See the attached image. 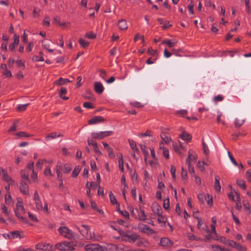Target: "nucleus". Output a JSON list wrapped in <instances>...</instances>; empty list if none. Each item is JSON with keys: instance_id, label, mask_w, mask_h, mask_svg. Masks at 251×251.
Masks as SVG:
<instances>
[{"instance_id": "f257e3e1", "label": "nucleus", "mask_w": 251, "mask_h": 251, "mask_svg": "<svg viewBox=\"0 0 251 251\" xmlns=\"http://www.w3.org/2000/svg\"><path fill=\"white\" fill-rule=\"evenodd\" d=\"M76 244L73 241H64L55 245L53 248L54 250L58 249L60 251H73L75 250L74 247Z\"/></svg>"}, {"instance_id": "f03ea898", "label": "nucleus", "mask_w": 251, "mask_h": 251, "mask_svg": "<svg viewBox=\"0 0 251 251\" xmlns=\"http://www.w3.org/2000/svg\"><path fill=\"white\" fill-rule=\"evenodd\" d=\"M15 213L16 216L23 221H24V218L22 216V214L25 213V209L24 207L22 200L20 198L17 199V202L16 204V209H15Z\"/></svg>"}, {"instance_id": "7ed1b4c3", "label": "nucleus", "mask_w": 251, "mask_h": 251, "mask_svg": "<svg viewBox=\"0 0 251 251\" xmlns=\"http://www.w3.org/2000/svg\"><path fill=\"white\" fill-rule=\"evenodd\" d=\"M139 239H140V236L135 233L130 234L128 233H124L121 236L122 241L127 242L130 243H134Z\"/></svg>"}, {"instance_id": "20e7f679", "label": "nucleus", "mask_w": 251, "mask_h": 251, "mask_svg": "<svg viewBox=\"0 0 251 251\" xmlns=\"http://www.w3.org/2000/svg\"><path fill=\"white\" fill-rule=\"evenodd\" d=\"M59 233L66 238L70 240L74 239L75 235L73 231L66 226H61L58 229Z\"/></svg>"}, {"instance_id": "39448f33", "label": "nucleus", "mask_w": 251, "mask_h": 251, "mask_svg": "<svg viewBox=\"0 0 251 251\" xmlns=\"http://www.w3.org/2000/svg\"><path fill=\"white\" fill-rule=\"evenodd\" d=\"M111 131H100L99 132H92L91 135L94 139H101L112 135Z\"/></svg>"}, {"instance_id": "423d86ee", "label": "nucleus", "mask_w": 251, "mask_h": 251, "mask_svg": "<svg viewBox=\"0 0 251 251\" xmlns=\"http://www.w3.org/2000/svg\"><path fill=\"white\" fill-rule=\"evenodd\" d=\"M84 249L86 251H104V248L98 244L86 245Z\"/></svg>"}, {"instance_id": "0eeeda50", "label": "nucleus", "mask_w": 251, "mask_h": 251, "mask_svg": "<svg viewBox=\"0 0 251 251\" xmlns=\"http://www.w3.org/2000/svg\"><path fill=\"white\" fill-rule=\"evenodd\" d=\"M35 248L37 250H41L46 251H54L53 246L50 245L49 243H44L43 244L38 243L35 245Z\"/></svg>"}, {"instance_id": "6e6552de", "label": "nucleus", "mask_w": 251, "mask_h": 251, "mask_svg": "<svg viewBox=\"0 0 251 251\" xmlns=\"http://www.w3.org/2000/svg\"><path fill=\"white\" fill-rule=\"evenodd\" d=\"M138 229L139 231L147 234H152L154 232L149 226L143 224L138 225Z\"/></svg>"}, {"instance_id": "1a4fd4ad", "label": "nucleus", "mask_w": 251, "mask_h": 251, "mask_svg": "<svg viewBox=\"0 0 251 251\" xmlns=\"http://www.w3.org/2000/svg\"><path fill=\"white\" fill-rule=\"evenodd\" d=\"M34 201L36 205V207L39 210H42L43 207L42 206V202L37 193L35 191L34 194Z\"/></svg>"}, {"instance_id": "9d476101", "label": "nucleus", "mask_w": 251, "mask_h": 251, "mask_svg": "<svg viewBox=\"0 0 251 251\" xmlns=\"http://www.w3.org/2000/svg\"><path fill=\"white\" fill-rule=\"evenodd\" d=\"M177 41L176 39H168L163 40L160 45H165L169 47H173L176 46Z\"/></svg>"}, {"instance_id": "9b49d317", "label": "nucleus", "mask_w": 251, "mask_h": 251, "mask_svg": "<svg viewBox=\"0 0 251 251\" xmlns=\"http://www.w3.org/2000/svg\"><path fill=\"white\" fill-rule=\"evenodd\" d=\"M160 244L161 246L168 247L173 245V242L168 238H162L160 240Z\"/></svg>"}, {"instance_id": "f8f14e48", "label": "nucleus", "mask_w": 251, "mask_h": 251, "mask_svg": "<svg viewBox=\"0 0 251 251\" xmlns=\"http://www.w3.org/2000/svg\"><path fill=\"white\" fill-rule=\"evenodd\" d=\"M228 245L242 251H246L247 250V248L246 247L236 243L235 242L232 240L229 241Z\"/></svg>"}, {"instance_id": "ddd939ff", "label": "nucleus", "mask_w": 251, "mask_h": 251, "mask_svg": "<svg viewBox=\"0 0 251 251\" xmlns=\"http://www.w3.org/2000/svg\"><path fill=\"white\" fill-rule=\"evenodd\" d=\"M104 87L102 83L100 82H95L94 83V89L95 91L99 94H101L104 90Z\"/></svg>"}, {"instance_id": "4468645a", "label": "nucleus", "mask_w": 251, "mask_h": 251, "mask_svg": "<svg viewBox=\"0 0 251 251\" xmlns=\"http://www.w3.org/2000/svg\"><path fill=\"white\" fill-rule=\"evenodd\" d=\"M20 190L21 193L24 195L28 194V186L25 182H21L20 186Z\"/></svg>"}, {"instance_id": "2eb2a0df", "label": "nucleus", "mask_w": 251, "mask_h": 251, "mask_svg": "<svg viewBox=\"0 0 251 251\" xmlns=\"http://www.w3.org/2000/svg\"><path fill=\"white\" fill-rule=\"evenodd\" d=\"M191 158V154L190 153V151H188V156L186 160V163L188 165V171L190 174L194 173L195 171L193 167H192L190 165V159Z\"/></svg>"}, {"instance_id": "dca6fc26", "label": "nucleus", "mask_w": 251, "mask_h": 251, "mask_svg": "<svg viewBox=\"0 0 251 251\" xmlns=\"http://www.w3.org/2000/svg\"><path fill=\"white\" fill-rule=\"evenodd\" d=\"M77 229L82 235L85 237L86 236V234H87L89 231L90 228L87 226L82 225L81 227H78Z\"/></svg>"}, {"instance_id": "f3484780", "label": "nucleus", "mask_w": 251, "mask_h": 251, "mask_svg": "<svg viewBox=\"0 0 251 251\" xmlns=\"http://www.w3.org/2000/svg\"><path fill=\"white\" fill-rule=\"evenodd\" d=\"M104 119L100 116H95L89 120V124H95L99 122H102Z\"/></svg>"}, {"instance_id": "a211bd4d", "label": "nucleus", "mask_w": 251, "mask_h": 251, "mask_svg": "<svg viewBox=\"0 0 251 251\" xmlns=\"http://www.w3.org/2000/svg\"><path fill=\"white\" fill-rule=\"evenodd\" d=\"M104 248V251H117L118 245L112 244H107Z\"/></svg>"}, {"instance_id": "6ab92c4d", "label": "nucleus", "mask_w": 251, "mask_h": 251, "mask_svg": "<svg viewBox=\"0 0 251 251\" xmlns=\"http://www.w3.org/2000/svg\"><path fill=\"white\" fill-rule=\"evenodd\" d=\"M62 136V135L60 133H58L57 132H52L47 135V136L46 137V140L50 141V140L55 139L56 137H61Z\"/></svg>"}, {"instance_id": "aec40b11", "label": "nucleus", "mask_w": 251, "mask_h": 251, "mask_svg": "<svg viewBox=\"0 0 251 251\" xmlns=\"http://www.w3.org/2000/svg\"><path fill=\"white\" fill-rule=\"evenodd\" d=\"M118 26L120 30H126L127 28L126 21L125 19H121L118 22Z\"/></svg>"}, {"instance_id": "412c9836", "label": "nucleus", "mask_w": 251, "mask_h": 251, "mask_svg": "<svg viewBox=\"0 0 251 251\" xmlns=\"http://www.w3.org/2000/svg\"><path fill=\"white\" fill-rule=\"evenodd\" d=\"M180 137L183 140L189 141L191 140L192 136L186 131H183L179 135Z\"/></svg>"}, {"instance_id": "4be33fe9", "label": "nucleus", "mask_w": 251, "mask_h": 251, "mask_svg": "<svg viewBox=\"0 0 251 251\" xmlns=\"http://www.w3.org/2000/svg\"><path fill=\"white\" fill-rule=\"evenodd\" d=\"M72 81L73 80H70L67 78H63L62 77H60L57 80L55 81V84L58 85H62L64 84H65L66 83Z\"/></svg>"}, {"instance_id": "5701e85b", "label": "nucleus", "mask_w": 251, "mask_h": 251, "mask_svg": "<svg viewBox=\"0 0 251 251\" xmlns=\"http://www.w3.org/2000/svg\"><path fill=\"white\" fill-rule=\"evenodd\" d=\"M214 188L217 191H220L221 190V186L220 184V177L218 176H215V183Z\"/></svg>"}, {"instance_id": "b1692460", "label": "nucleus", "mask_w": 251, "mask_h": 251, "mask_svg": "<svg viewBox=\"0 0 251 251\" xmlns=\"http://www.w3.org/2000/svg\"><path fill=\"white\" fill-rule=\"evenodd\" d=\"M117 251H133V250H131L130 248L128 246H125L122 244H120L118 245Z\"/></svg>"}, {"instance_id": "393cba45", "label": "nucleus", "mask_w": 251, "mask_h": 251, "mask_svg": "<svg viewBox=\"0 0 251 251\" xmlns=\"http://www.w3.org/2000/svg\"><path fill=\"white\" fill-rule=\"evenodd\" d=\"M140 212L138 214V219L139 220L145 221L146 220V215L145 213L144 210L141 207L139 208Z\"/></svg>"}, {"instance_id": "a878e982", "label": "nucleus", "mask_w": 251, "mask_h": 251, "mask_svg": "<svg viewBox=\"0 0 251 251\" xmlns=\"http://www.w3.org/2000/svg\"><path fill=\"white\" fill-rule=\"evenodd\" d=\"M85 237L87 239L98 240V239H96L94 233L91 232L90 229Z\"/></svg>"}, {"instance_id": "bb28decb", "label": "nucleus", "mask_w": 251, "mask_h": 251, "mask_svg": "<svg viewBox=\"0 0 251 251\" xmlns=\"http://www.w3.org/2000/svg\"><path fill=\"white\" fill-rule=\"evenodd\" d=\"M67 89L64 87H61L60 91H59V94L60 97L63 99L64 100H68L69 98L65 97V94L67 93Z\"/></svg>"}, {"instance_id": "cd10ccee", "label": "nucleus", "mask_w": 251, "mask_h": 251, "mask_svg": "<svg viewBox=\"0 0 251 251\" xmlns=\"http://www.w3.org/2000/svg\"><path fill=\"white\" fill-rule=\"evenodd\" d=\"M19 43V36L16 34L14 35V41L10 45L9 47H15L18 46Z\"/></svg>"}, {"instance_id": "c85d7f7f", "label": "nucleus", "mask_w": 251, "mask_h": 251, "mask_svg": "<svg viewBox=\"0 0 251 251\" xmlns=\"http://www.w3.org/2000/svg\"><path fill=\"white\" fill-rule=\"evenodd\" d=\"M9 238H21L22 236L20 235V233L17 231H15L11 232L9 235H7Z\"/></svg>"}, {"instance_id": "c756f323", "label": "nucleus", "mask_w": 251, "mask_h": 251, "mask_svg": "<svg viewBox=\"0 0 251 251\" xmlns=\"http://www.w3.org/2000/svg\"><path fill=\"white\" fill-rule=\"evenodd\" d=\"M153 211L154 213H155L158 216H160L161 214H162V210L161 207L158 205H156L153 208Z\"/></svg>"}, {"instance_id": "7c9ffc66", "label": "nucleus", "mask_w": 251, "mask_h": 251, "mask_svg": "<svg viewBox=\"0 0 251 251\" xmlns=\"http://www.w3.org/2000/svg\"><path fill=\"white\" fill-rule=\"evenodd\" d=\"M214 239L219 241L221 242H222L225 244L228 245V243L229 242V241L227 240L225 237H224V236L218 237V236L217 235V236H216V238H214Z\"/></svg>"}, {"instance_id": "2f4dec72", "label": "nucleus", "mask_w": 251, "mask_h": 251, "mask_svg": "<svg viewBox=\"0 0 251 251\" xmlns=\"http://www.w3.org/2000/svg\"><path fill=\"white\" fill-rule=\"evenodd\" d=\"M173 147L174 150L179 154H180V151H179V148H181L183 149V147L182 145V143L180 142H179V146L177 145L176 143H173Z\"/></svg>"}, {"instance_id": "473e14b6", "label": "nucleus", "mask_w": 251, "mask_h": 251, "mask_svg": "<svg viewBox=\"0 0 251 251\" xmlns=\"http://www.w3.org/2000/svg\"><path fill=\"white\" fill-rule=\"evenodd\" d=\"M39 54H40L39 56L34 55V56H33L32 60L34 61H35V62H37V61H43L44 60V58H43V57L42 56L43 52H40Z\"/></svg>"}, {"instance_id": "72a5a7b5", "label": "nucleus", "mask_w": 251, "mask_h": 251, "mask_svg": "<svg viewBox=\"0 0 251 251\" xmlns=\"http://www.w3.org/2000/svg\"><path fill=\"white\" fill-rule=\"evenodd\" d=\"M237 184L244 190L246 188L245 181L242 179H237L236 181Z\"/></svg>"}, {"instance_id": "f704fd0d", "label": "nucleus", "mask_w": 251, "mask_h": 251, "mask_svg": "<svg viewBox=\"0 0 251 251\" xmlns=\"http://www.w3.org/2000/svg\"><path fill=\"white\" fill-rule=\"evenodd\" d=\"M245 121L243 119L236 118L235 120V125L236 127H240L244 123Z\"/></svg>"}, {"instance_id": "c9c22d12", "label": "nucleus", "mask_w": 251, "mask_h": 251, "mask_svg": "<svg viewBox=\"0 0 251 251\" xmlns=\"http://www.w3.org/2000/svg\"><path fill=\"white\" fill-rule=\"evenodd\" d=\"M148 244L149 242L147 240L144 239H141V240L136 243V246L138 247H140L143 245L146 246Z\"/></svg>"}, {"instance_id": "e433bc0d", "label": "nucleus", "mask_w": 251, "mask_h": 251, "mask_svg": "<svg viewBox=\"0 0 251 251\" xmlns=\"http://www.w3.org/2000/svg\"><path fill=\"white\" fill-rule=\"evenodd\" d=\"M80 171V168L79 166H76L72 172V176L74 177H76L79 174Z\"/></svg>"}, {"instance_id": "4c0bfd02", "label": "nucleus", "mask_w": 251, "mask_h": 251, "mask_svg": "<svg viewBox=\"0 0 251 251\" xmlns=\"http://www.w3.org/2000/svg\"><path fill=\"white\" fill-rule=\"evenodd\" d=\"M78 42L82 47H87L89 45V43L82 38L79 39Z\"/></svg>"}, {"instance_id": "58836bf2", "label": "nucleus", "mask_w": 251, "mask_h": 251, "mask_svg": "<svg viewBox=\"0 0 251 251\" xmlns=\"http://www.w3.org/2000/svg\"><path fill=\"white\" fill-rule=\"evenodd\" d=\"M129 142L131 148L135 150V151H136L137 152H138L139 151L138 149L136 147V143L133 140H129Z\"/></svg>"}, {"instance_id": "ea45409f", "label": "nucleus", "mask_w": 251, "mask_h": 251, "mask_svg": "<svg viewBox=\"0 0 251 251\" xmlns=\"http://www.w3.org/2000/svg\"><path fill=\"white\" fill-rule=\"evenodd\" d=\"M16 136H17L18 137H28L30 136V135L29 134H27L25 132L23 131H20L19 132H17L15 134Z\"/></svg>"}, {"instance_id": "a19ab883", "label": "nucleus", "mask_w": 251, "mask_h": 251, "mask_svg": "<svg viewBox=\"0 0 251 251\" xmlns=\"http://www.w3.org/2000/svg\"><path fill=\"white\" fill-rule=\"evenodd\" d=\"M28 104V103H26L25 104H19L17 107V109L19 111H24L26 108Z\"/></svg>"}, {"instance_id": "79ce46f5", "label": "nucleus", "mask_w": 251, "mask_h": 251, "mask_svg": "<svg viewBox=\"0 0 251 251\" xmlns=\"http://www.w3.org/2000/svg\"><path fill=\"white\" fill-rule=\"evenodd\" d=\"M85 37L93 39L96 37V34L92 32H88L86 33Z\"/></svg>"}, {"instance_id": "37998d69", "label": "nucleus", "mask_w": 251, "mask_h": 251, "mask_svg": "<svg viewBox=\"0 0 251 251\" xmlns=\"http://www.w3.org/2000/svg\"><path fill=\"white\" fill-rule=\"evenodd\" d=\"M202 147L204 153L207 156L209 152V150L207 145L204 142H202Z\"/></svg>"}, {"instance_id": "c03bdc74", "label": "nucleus", "mask_w": 251, "mask_h": 251, "mask_svg": "<svg viewBox=\"0 0 251 251\" xmlns=\"http://www.w3.org/2000/svg\"><path fill=\"white\" fill-rule=\"evenodd\" d=\"M5 203L7 204H10L11 201V196L9 192H7L5 195Z\"/></svg>"}, {"instance_id": "a18cd8bd", "label": "nucleus", "mask_w": 251, "mask_h": 251, "mask_svg": "<svg viewBox=\"0 0 251 251\" xmlns=\"http://www.w3.org/2000/svg\"><path fill=\"white\" fill-rule=\"evenodd\" d=\"M109 195V197H110V202H111V203H112V204L118 203L115 197L113 195L112 192H110Z\"/></svg>"}, {"instance_id": "49530a36", "label": "nucleus", "mask_w": 251, "mask_h": 251, "mask_svg": "<svg viewBox=\"0 0 251 251\" xmlns=\"http://www.w3.org/2000/svg\"><path fill=\"white\" fill-rule=\"evenodd\" d=\"M212 248L213 249L214 251H228V250L225 249H222L221 247L218 245H212Z\"/></svg>"}, {"instance_id": "de8ad7c7", "label": "nucleus", "mask_w": 251, "mask_h": 251, "mask_svg": "<svg viewBox=\"0 0 251 251\" xmlns=\"http://www.w3.org/2000/svg\"><path fill=\"white\" fill-rule=\"evenodd\" d=\"M198 198L200 201L203 202L204 200H206V195H205L203 193H200L198 195Z\"/></svg>"}, {"instance_id": "09e8293b", "label": "nucleus", "mask_w": 251, "mask_h": 251, "mask_svg": "<svg viewBox=\"0 0 251 251\" xmlns=\"http://www.w3.org/2000/svg\"><path fill=\"white\" fill-rule=\"evenodd\" d=\"M187 171L186 170H184V169L182 167L181 169V178L183 180H186L187 179Z\"/></svg>"}, {"instance_id": "8fccbe9b", "label": "nucleus", "mask_w": 251, "mask_h": 251, "mask_svg": "<svg viewBox=\"0 0 251 251\" xmlns=\"http://www.w3.org/2000/svg\"><path fill=\"white\" fill-rule=\"evenodd\" d=\"M50 19L49 16H45L43 21V24L44 25H47V26H50Z\"/></svg>"}, {"instance_id": "3c124183", "label": "nucleus", "mask_w": 251, "mask_h": 251, "mask_svg": "<svg viewBox=\"0 0 251 251\" xmlns=\"http://www.w3.org/2000/svg\"><path fill=\"white\" fill-rule=\"evenodd\" d=\"M72 169L70 165L66 164L64 166L63 172L64 173L68 174L69 173Z\"/></svg>"}, {"instance_id": "603ef678", "label": "nucleus", "mask_w": 251, "mask_h": 251, "mask_svg": "<svg viewBox=\"0 0 251 251\" xmlns=\"http://www.w3.org/2000/svg\"><path fill=\"white\" fill-rule=\"evenodd\" d=\"M161 137L162 140L166 143H169L171 140V138L170 137L165 135V134L161 135Z\"/></svg>"}, {"instance_id": "864d4df0", "label": "nucleus", "mask_w": 251, "mask_h": 251, "mask_svg": "<svg viewBox=\"0 0 251 251\" xmlns=\"http://www.w3.org/2000/svg\"><path fill=\"white\" fill-rule=\"evenodd\" d=\"M169 205H170L169 199L167 198L166 200H165L164 201L163 207L165 209H168L169 207Z\"/></svg>"}, {"instance_id": "5fc2aeb1", "label": "nucleus", "mask_w": 251, "mask_h": 251, "mask_svg": "<svg viewBox=\"0 0 251 251\" xmlns=\"http://www.w3.org/2000/svg\"><path fill=\"white\" fill-rule=\"evenodd\" d=\"M16 251H35V250L30 248L26 249L24 248L23 247L20 246L16 249Z\"/></svg>"}, {"instance_id": "6e6d98bb", "label": "nucleus", "mask_w": 251, "mask_h": 251, "mask_svg": "<svg viewBox=\"0 0 251 251\" xmlns=\"http://www.w3.org/2000/svg\"><path fill=\"white\" fill-rule=\"evenodd\" d=\"M140 148L143 152V153L144 154V156H146L148 154V151L147 150L146 147L144 145H140Z\"/></svg>"}, {"instance_id": "4d7b16f0", "label": "nucleus", "mask_w": 251, "mask_h": 251, "mask_svg": "<svg viewBox=\"0 0 251 251\" xmlns=\"http://www.w3.org/2000/svg\"><path fill=\"white\" fill-rule=\"evenodd\" d=\"M21 176L24 179L27 180V181H29L28 174H26L25 171H22L21 172Z\"/></svg>"}, {"instance_id": "13d9d810", "label": "nucleus", "mask_w": 251, "mask_h": 251, "mask_svg": "<svg viewBox=\"0 0 251 251\" xmlns=\"http://www.w3.org/2000/svg\"><path fill=\"white\" fill-rule=\"evenodd\" d=\"M53 22L56 23H57V24H58L60 25H65V23L61 24L60 23V18H59V16H56L54 17V18H53Z\"/></svg>"}, {"instance_id": "bf43d9fd", "label": "nucleus", "mask_w": 251, "mask_h": 251, "mask_svg": "<svg viewBox=\"0 0 251 251\" xmlns=\"http://www.w3.org/2000/svg\"><path fill=\"white\" fill-rule=\"evenodd\" d=\"M140 38L142 39V42L143 43H144V42H145L144 36H142V37H141L139 33H137L135 35V37L134 38V40L135 42H136V41H137V40H138Z\"/></svg>"}, {"instance_id": "052dcab7", "label": "nucleus", "mask_w": 251, "mask_h": 251, "mask_svg": "<svg viewBox=\"0 0 251 251\" xmlns=\"http://www.w3.org/2000/svg\"><path fill=\"white\" fill-rule=\"evenodd\" d=\"M107 151L108 152V156L110 158H114L115 157V154L113 152V149L111 148H108Z\"/></svg>"}, {"instance_id": "680f3d73", "label": "nucleus", "mask_w": 251, "mask_h": 251, "mask_svg": "<svg viewBox=\"0 0 251 251\" xmlns=\"http://www.w3.org/2000/svg\"><path fill=\"white\" fill-rule=\"evenodd\" d=\"M198 167L200 168V170L202 172H203L204 171V162L203 161L202 162H201L200 161H199L198 162Z\"/></svg>"}, {"instance_id": "e2e57ef3", "label": "nucleus", "mask_w": 251, "mask_h": 251, "mask_svg": "<svg viewBox=\"0 0 251 251\" xmlns=\"http://www.w3.org/2000/svg\"><path fill=\"white\" fill-rule=\"evenodd\" d=\"M16 63L17 64L18 66L19 67H23V69L25 68V65L24 63L21 59H18L15 61Z\"/></svg>"}, {"instance_id": "0e129e2a", "label": "nucleus", "mask_w": 251, "mask_h": 251, "mask_svg": "<svg viewBox=\"0 0 251 251\" xmlns=\"http://www.w3.org/2000/svg\"><path fill=\"white\" fill-rule=\"evenodd\" d=\"M227 153H228V157L230 159V160H231V161L232 162V163L235 165V166H237V162H236V161L235 160V159H234V158L233 157L232 155H231V154L230 153V152L228 151L227 152Z\"/></svg>"}, {"instance_id": "69168bd1", "label": "nucleus", "mask_w": 251, "mask_h": 251, "mask_svg": "<svg viewBox=\"0 0 251 251\" xmlns=\"http://www.w3.org/2000/svg\"><path fill=\"white\" fill-rule=\"evenodd\" d=\"M170 172H171V174L172 176L173 179H175V178H176V175H175L176 168L174 166H173V165L171 166Z\"/></svg>"}, {"instance_id": "338daca9", "label": "nucleus", "mask_w": 251, "mask_h": 251, "mask_svg": "<svg viewBox=\"0 0 251 251\" xmlns=\"http://www.w3.org/2000/svg\"><path fill=\"white\" fill-rule=\"evenodd\" d=\"M1 208L2 210V212L3 214H4L6 215H8L9 213L7 210V209L6 207L3 204H2L1 205Z\"/></svg>"}, {"instance_id": "774afa93", "label": "nucleus", "mask_w": 251, "mask_h": 251, "mask_svg": "<svg viewBox=\"0 0 251 251\" xmlns=\"http://www.w3.org/2000/svg\"><path fill=\"white\" fill-rule=\"evenodd\" d=\"M119 164V168L120 170L122 172H124V160H118Z\"/></svg>"}]
</instances>
